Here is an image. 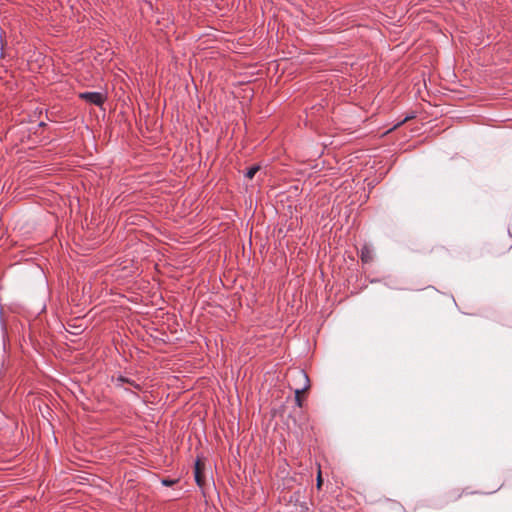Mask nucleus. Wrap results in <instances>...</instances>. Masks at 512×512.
I'll use <instances>...</instances> for the list:
<instances>
[{
    "label": "nucleus",
    "mask_w": 512,
    "mask_h": 512,
    "mask_svg": "<svg viewBox=\"0 0 512 512\" xmlns=\"http://www.w3.org/2000/svg\"><path fill=\"white\" fill-rule=\"evenodd\" d=\"M124 390H125L126 392H131V390H130L129 388H124Z\"/></svg>",
    "instance_id": "f8f14e48"
},
{
    "label": "nucleus",
    "mask_w": 512,
    "mask_h": 512,
    "mask_svg": "<svg viewBox=\"0 0 512 512\" xmlns=\"http://www.w3.org/2000/svg\"><path fill=\"white\" fill-rule=\"evenodd\" d=\"M115 383H116L117 387H123L124 384H127V385H129L130 387H132V388H134L136 390H141L142 389L141 384L137 383L134 379L126 377V376H123V375H119L115 379Z\"/></svg>",
    "instance_id": "f03ea898"
},
{
    "label": "nucleus",
    "mask_w": 512,
    "mask_h": 512,
    "mask_svg": "<svg viewBox=\"0 0 512 512\" xmlns=\"http://www.w3.org/2000/svg\"><path fill=\"white\" fill-rule=\"evenodd\" d=\"M415 115L414 114H409L407 115L399 124H403L404 122H406L407 120H410L412 118H414Z\"/></svg>",
    "instance_id": "6e6552de"
},
{
    "label": "nucleus",
    "mask_w": 512,
    "mask_h": 512,
    "mask_svg": "<svg viewBox=\"0 0 512 512\" xmlns=\"http://www.w3.org/2000/svg\"><path fill=\"white\" fill-rule=\"evenodd\" d=\"M195 480H196L198 485L201 484V482H200V472H199V460H197L196 464H195Z\"/></svg>",
    "instance_id": "0eeeda50"
},
{
    "label": "nucleus",
    "mask_w": 512,
    "mask_h": 512,
    "mask_svg": "<svg viewBox=\"0 0 512 512\" xmlns=\"http://www.w3.org/2000/svg\"><path fill=\"white\" fill-rule=\"evenodd\" d=\"M317 484H318V486L321 485V476H320V474L318 475V478H317Z\"/></svg>",
    "instance_id": "9d476101"
},
{
    "label": "nucleus",
    "mask_w": 512,
    "mask_h": 512,
    "mask_svg": "<svg viewBox=\"0 0 512 512\" xmlns=\"http://www.w3.org/2000/svg\"><path fill=\"white\" fill-rule=\"evenodd\" d=\"M177 482H178V479H171V478H163V479H161V484L163 486H167V487L173 486Z\"/></svg>",
    "instance_id": "423d86ee"
},
{
    "label": "nucleus",
    "mask_w": 512,
    "mask_h": 512,
    "mask_svg": "<svg viewBox=\"0 0 512 512\" xmlns=\"http://www.w3.org/2000/svg\"><path fill=\"white\" fill-rule=\"evenodd\" d=\"M259 170H260L259 165H253L247 169V171L245 172L244 175L246 178L252 179Z\"/></svg>",
    "instance_id": "39448f33"
},
{
    "label": "nucleus",
    "mask_w": 512,
    "mask_h": 512,
    "mask_svg": "<svg viewBox=\"0 0 512 512\" xmlns=\"http://www.w3.org/2000/svg\"><path fill=\"white\" fill-rule=\"evenodd\" d=\"M297 376L303 380V386L301 388H296L295 389V397L299 396L300 397V394L307 391L309 388H310V380H309V377L308 375L306 374V372L304 370H300L298 371L297 373Z\"/></svg>",
    "instance_id": "7ed1b4c3"
},
{
    "label": "nucleus",
    "mask_w": 512,
    "mask_h": 512,
    "mask_svg": "<svg viewBox=\"0 0 512 512\" xmlns=\"http://www.w3.org/2000/svg\"><path fill=\"white\" fill-rule=\"evenodd\" d=\"M45 125H46V124H45V122H40V123L38 124V126H39V127H44Z\"/></svg>",
    "instance_id": "9b49d317"
},
{
    "label": "nucleus",
    "mask_w": 512,
    "mask_h": 512,
    "mask_svg": "<svg viewBox=\"0 0 512 512\" xmlns=\"http://www.w3.org/2000/svg\"><path fill=\"white\" fill-rule=\"evenodd\" d=\"M360 257L363 263H369L373 258L372 250L366 245L363 246L360 251Z\"/></svg>",
    "instance_id": "20e7f679"
},
{
    "label": "nucleus",
    "mask_w": 512,
    "mask_h": 512,
    "mask_svg": "<svg viewBox=\"0 0 512 512\" xmlns=\"http://www.w3.org/2000/svg\"><path fill=\"white\" fill-rule=\"evenodd\" d=\"M295 403L298 407H302V400L299 396L295 397Z\"/></svg>",
    "instance_id": "1a4fd4ad"
},
{
    "label": "nucleus",
    "mask_w": 512,
    "mask_h": 512,
    "mask_svg": "<svg viewBox=\"0 0 512 512\" xmlns=\"http://www.w3.org/2000/svg\"><path fill=\"white\" fill-rule=\"evenodd\" d=\"M79 97L85 100L86 102L94 104L96 106H101L106 99L105 95L98 91L82 92L79 94Z\"/></svg>",
    "instance_id": "f257e3e1"
}]
</instances>
